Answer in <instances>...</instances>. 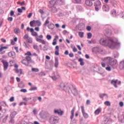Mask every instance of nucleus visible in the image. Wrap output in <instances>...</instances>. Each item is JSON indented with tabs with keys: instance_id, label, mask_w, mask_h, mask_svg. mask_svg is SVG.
Listing matches in <instances>:
<instances>
[{
	"instance_id": "obj_16",
	"label": "nucleus",
	"mask_w": 124,
	"mask_h": 124,
	"mask_svg": "<svg viewBox=\"0 0 124 124\" xmlns=\"http://www.w3.org/2000/svg\"><path fill=\"white\" fill-rule=\"evenodd\" d=\"M26 62L29 64L31 62V58L30 56H26L25 58Z\"/></svg>"
},
{
	"instance_id": "obj_25",
	"label": "nucleus",
	"mask_w": 124,
	"mask_h": 124,
	"mask_svg": "<svg viewBox=\"0 0 124 124\" xmlns=\"http://www.w3.org/2000/svg\"><path fill=\"white\" fill-rule=\"evenodd\" d=\"M48 28L50 30H53L55 28V25L53 23H50L49 25H48Z\"/></svg>"
},
{
	"instance_id": "obj_61",
	"label": "nucleus",
	"mask_w": 124,
	"mask_h": 124,
	"mask_svg": "<svg viewBox=\"0 0 124 124\" xmlns=\"http://www.w3.org/2000/svg\"><path fill=\"white\" fill-rule=\"evenodd\" d=\"M21 93H27V89H21L20 90Z\"/></svg>"
},
{
	"instance_id": "obj_17",
	"label": "nucleus",
	"mask_w": 124,
	"mask_h": 124,
	"mask_svg": "<svg viewBox=\"0 0 124 124\" xmlns=\"http://www.w3.org/2000/svg\"><path fill=\"white\" fill-rule=\"evenodd\" d=\"M36 40L37 41H38V42H39L40 43H42V44H46V42H45V41H44V40H42L41 39L37 38Z\"/></svg>"
},
{
	"instance_id": "obj_39",
	"label": "nucleus",
	"mask_w": 124,
	"mask_h": 124,
	"mask_svg": "<svg viewBox=\"0 0 124 124\" xmlns=\"http://www.w3.org/2000/svg\"><path fill=\"white\" fill-rule=\"evenodd\" d=\"M82 115L84 118H85V119H87V118H89V115L87 114V113L86 112L82 113Z\"/></svg>"
},
{
	"instance_id": "obj_60",
	"label": "nucleus",
	"mask_w": 124,
	"mask_h": 124,
	"mask_svg": "<svg viewBox=\"0 0 124 124\" xmlns=\"http://www.w3.org/2000/svg\"><path fill=\"white\" fill-rule=\"evenodd\" d=\"M106 69V70H108V71H111V67L109 66L107 67Z\"/></svg>"
},
{
	"instance_id": "obj_2",
	"label": "nucleus",
	"mask_w": 124,
	"mask_h": 124,
	"mask_svg": "<svg viewBox=\"0 0 124 124\" xmlns=\"http://www.w3.org/2000/svg\"><path fill=\"white\" fill-rule=\"evenodd\" d=\"M49 122L51 124H56L59 123V117L58 116H51L49 118Z\"/></svg>"
},
{
	"instance_id": "obj_63",
	"label": "nucleus",
	"mask_w": 124,
	"mask_h": 124,
	"mask_svg": "<svg viewBox=\"0 0 124 124\" xmlns=\"http://www.w3.org/2000/svg\"><path fill=\"white\" fill-rule=\"evenodd\" d=\"M119 105L120 107H123L124 106V102H120L119 103Z\"/></svg>"
},
{
	"instance_id": "obj_31",
	"label": "nucleus",
	"mask_w": 124,
	"mask_h": 124,
	"mask_svg": "<svg viewBox=\"0 0 124 124\" xmlns=\"http://www.w3.org/2000/svg\"><path fill=\"white\" fill-rule=\"evenodd\" d=\"M57 3H59L60 5H62L64 4V1L63 0H59V1H57Z\"/></svg>"
},
{
	"instance_id": "obj_54",
	"label": "nucleus",
	"mask_w": 124,
	"mask_h": 124,
	"mask_svg": "<svg viewBox=\"0 0 124 124\" xmlns=\"http://www.w3.org/2000/svg\"><path fill=\"white\" fill-rule=\"evenodd\" d=\"M2 118H3V115L0 113V124L1 123V120H2Z\"/></svg>"
},
{
	"instance_id": "obj_13",
	"label": "nucleus",
	"mask_w": 124,
	"mask_h": 124,
	"mask_svg": "<svg viewBox=\"0 0 124 124\" xmlns=\"http://www.w3.org/2000/svg\"><path fill=\"white\" fill-rule=\"evenodd\" d=\"M50 9L53 13H56V12H58V9H57V8L55 7V6L51 7Z\"/></svg>"
},
{
	"instance_id": "obj_21",
	"label": "nucleus",
	"mask_w": 124,
	"mask_h": 124,
	"mask_svg": "<svg viewBox=\"0 0 124 124\" xmlns=\"http://www.w3.org/2000/svg\"><path fill=\"white\" fill-rule=\"evenodd\" d=\"M55 67H58V65H59V59L58 58H55Z\"/></svg>"
},
{
	"instance_id": "obj_14",
	"label": "nucleus",
	"mask_w": 124,
	"mask_h": 124,
	"mask_svg": "<svg viewBox=\"0 0 124 124\" xmlns=\"http://www.w3.org/2000/svg\"><path fill=\"white\" fill-rule=\"evenodd\" d=\"M57 39H59V36L58 35L55 36V38L53 39V42H52V45L55 46L57 45Z\"/></svg>"
},
{
	"instance_id": "obj_3",
	"label": "nucleus",
	"mask_w": 124,
	"mask_h": 124,
	"mask_svg": "<svg viewBox=\"0 0 124 124\" xmlns=\"http://www.w3.org/2000/svg\"><path fill=\"white\" fill-rule=\"evenodd\" d=\"M105 60H108L109 64L111 65V66H114V65H115L116 63H117V61L110 57H106L105 58Z\"/></svg>"
},
{
	"instance_id": "obj_55",
	"label": "nucleus",
	"mask_w": 124,
	"mask_h": 124,
	"mask_svg": "<svg viewBox=\"0 0 124 124\" xmlns=\"http://www.w3.org/2000/svg\"><path fill=\"white\" fill-rule=\"evenodd\" d=\"M49 23H50L49 20L48 19H46L44 25V26H46V25H47V24H49Z\"/></svg>"
},
{
	"instance_id": "obj_24",
	"label": "nucleus",
	"mask_w": 124,
	"mask_h": 124,
	"mask_svg": "<svg viewBox=\"0 0 124 124\" xmlns=\"http://www.w3.org/2000/svg\"><path fill=\"white\" fill-rule=\"evenodd\" d=\"M83 60L82 58H79L78 59V62H79L80 63V65L81 66L84 65H85V62L84 61H83Z\"/></svg>"
},
{
	"instance_id": "obj_4",
	"label": "nucleus",
	"mask_w": 124,
	"mask_h": 124,
	"mask_svg": "<svg viewBox=\"0 0 124 124\" xmlns=\"http://www.w3.org/2000/svg\"><path fill=\"white\" fill-rule=\"evenodd\" d=\"M59 87L65 92H69V90H70V87H67L64 83H61L59 85Z\"/></svg>"
},
{
	"instance_id": "obj_59",
	"label": "nucleus",
	"mask_w": 124,
	"mask_h": 124,
	"mask_svg": "<svg viewBox=\"0 0 124 124\" xmlns=\"http://www.w3.org/2000/svg\"><path fill=\"white\" fill-rule=\"evenodd\" d=\"M43 50L44 51H47L48 50V47H47V46H44Z\"/></svg>"
},
{
	"instance_id": "obj_50",
	"label": "nucleus",
	"mask_w": 124,
	"mask_h": 124,
	"mask_svg": "<svg viewBox=\"0 0 124 124\" xmlns=\"http://www.w3.org/2000/svg\"><path fill=\"white\" fill-rule=\"evenodd\" d=\"M108 119H106L104 121H103L102 123V124H107L108 122Z\"/></svg>"
},
{
	"instance_id": "obj_28",
	"label": "nucleus",
	"mask_w": 124,
	"mask_h": 124,
	"mask_svg": "<svg viewBox=\"0 0 124 124\" xmlns=\"http://www.w3.org/2000/svg\"><path fill=\"white\" fill-rule=\"evenodd\" d=\"M94 4L95 6H99L101 4V2H100L99 0H98L94 2Z\"/></svg>"
},
{
	"instance_id": "obj_27",
	"label": "nucleus",
	"mask_w": 124,
	"mask_h": 124,
	"mask_svg": "<svg viewBox=\"0 0 124 124\" xmlns=\"http://www.w3.org/2000/svg\"><path fill=\"white\" fill-rule=\"evenodd\" d=\"M110 14L113 16V17H116V11L115 10H112L110 12Z\"/></svg>"
},
{
	"instance_id": "obj_36",
	"label": "nucleus",
	"mask_w": 124,
	"mask_h": 124,
	"mask_svg": "<svg viewBox=\"0 0 124 124\" xmlns=\"http://www.w3.org/2000/svg\"><path fill=\"white\" fill-rule=\"evenodd\" d=\"M35 23H36L37 26H38L39 27L41 26V22H40V20H35Z\"/></svg>"
},
{
	"instance_id": "obj_7",
	"label": "nucleus",
	"mask_w": 124,
	"mask_h": 124,
	"mask_svg": "<svg viewBox=\"0 0 124 124\" xmlns=\"http://www.w3.org/2000/svg\"><path fill=\"white\" fill-rule=\"evenodd\" d=\"M8 56L10 57V58H13V59H15L16 58V54L15 52L13 51L10 52L8 53Z\"/></svg>"
},
{
	"instance_id": "obj_40",
	"label": "nucleus",
	"mask_w": 124,
	"mask_h": 124,
	"mask_svg": "<svg viewBox=\"0 0 124 124\" xmlns=\"http://www.w3.org/2000/svg\"><path fill=\"white\" fill-rule=\"evenodd\" d=\"M28 43H32V40L30 37L26 40Z\"/></svg>"
},
{
	"instance_id": "obj_5",
	"label": "nucleus",
	"mask_w": 124,
	"mask_h": 124,
	"mask_svg": "<svg viewBox=\"0 0 124 124\" xmlns=\"http://www.w3.org/2000/svg\"><path fill=\"white\" fill-rule=\"evenodd\" d=\"M26 30L27 31H30L31 32V35H33V36H38L37 33L34 31L33 28H30V27H27Z\"/></svg>"
},
{
	"instance_id": "obj_34",
	"label": "nucleus",
	"mask_w": 124,
	"mask_h": 124,
	"mask_svg": "<svg viewBox=\"0 0 124 124\" xmlns=\"http://www.w3.org/2000/svg\"><path fill=\"white\" fill-rule=\"evenodd\" d=\"M74 3H78V4H81L82 2V0H74Z\"/></svg>"
},
{
	"instance_id": "obj_64",
	"label": "nucleus",
	"mask_w": 124,
	"mask_h": 124,
	"mask_svg": "<svg viewBox=\"0 0 124 124\" xmlns=\"http://www.w3.org/2000/svg\"><path fill=\"white\" fill-rule=\"evenodd\" d=\"M14 15V11H11L10 12V16H13Z\"/></svg>"
},
{
	"instance_id": "obj_30",
	"label": "nucleus",
	"mask_w": 124,
	"mask_h": 124,
	"mask_svg": "<svg viewBox=\"0 0 124 124\" xmlns=\"http://www.w3.org/2000/svg\"><path fill=\"white\" fill-rule=\"evenodd\" d=\"M22 63H23V64H24L26 66H29V63H28L26 60H23L22 61Z\"/></svg>"
},
{
	"instance_id": "obj_15",
	"label": "nucleus",
	"mask_w": 124,
	"mask_h": 124,
	"mask_svg": "<svg viewBox=\"0 0 124 124\" xmlns=\"http://www.w3.org/2000/svg\"><path fill=\"white\" fill-rule=\"evenodd\" d=\"M103 11H105L106 12L109 11V6L107 5H104L103 6Z\"/></svg>"
},
{
	"instance_id": "obj_43",
	"label": "nucleus",
	"mask_w": 124,
	"mask_h": 124,
	"mask_svg": "<svg viewBox=\"0 0 124 124\" xmlns=\"http://www.w3.org/2000/svg\"><path fill=\"white\" fill-rule=\"evenodd\" d=\"M104 104H105V105H107V106H110L111 105V104L109 101L105 102Z\"/></svg>"
},
{
	"instance_id": "obj_22",
	"label": "nucleus",
	"mask_w": 124,
	"mask_h": 124,
	"mask_svg": "<svg viewBox=\"0 0 124 124\" xmlns=\"http://www.w3.org/2000/svg\"><path fill=\"white\" fill-rule=\"evenodd\" d=\"M33 49H34V50H36L37 52H38V53H40V50H39V48H38V46H37V45H34L33 46Z\"/></svg>"
},
{
	"instance_id": "obj_46",
	"label": "nucleus",
	"mask_w": 124,
	"mask_h": 124,
	"mask_svg": "<svg viewBox=\"0 0 124 124\" xmlns=\"http://www.w3.org/2000/svg\"><path fill=\"white\" fill-rule=\"evenodd\" d=\"M81 112H82V114L85 113V108H84V106H81Z\"/></svg>"
},
{
	"instance_id": "obj_45",
	"label": "nucleus",
	"mask_w": 124,
	"mask_h": 124,
	"mask_svg": "<svg viewBox=\"0 0 124 124\" xmlns=\"http://www.w3.org/2000/svg\"><path fill=\"white\" fill-rule=\"evenodd\" d=\"M46 39H47V40H51L52 39V36H51V35H47Z\"/></svg>"
},
{
	"instance_id": "obj_56",
	"label": "nucleus",
	"mask_w": 124,
	"mask_h": 124,
	"mask_svg": "<svg viewBox=\"0 0 124 124\" xmlns=\"http://www.w3.org/2000/svg\"><path fill=\"white\" fill-rule=\"evenodd\" d=\"M17 12H19V13H23V11L21 8H18Z\"/></svg>"
},
{
	"instance_id": "obj_57",
	"label": "nucleus",
	"mask_w": 124,
	"mask_h": 124,
	"mask_svg": "<svg viewBox=\"0 0 124 124\" xmlns=\"http://www.w3.org/2000/svg\"><path fill=\"white\" fill-rule=\"evenodd\" d=\"M86 30H87L88 31H90L92 30V27H91V26H88L86 28Z\"/></svg>"
},
{
	"instance_id": "obj_35",
	"label": "nucleus",
	"mask_w": 124,
	"mask_h": 124,
	"mask_svg": "<svg viewBox=\"0 0 124 124\" xmlns=\"http://www.w3.org/2000/svg\"><path fill=\"white\" fill-rule=\"evenodd\" d=\"M78 35L81 38H83V37H84V32H78Z\"/></svg>"
},
{
	"instance_id": "obj_62",
	"label": "nucleus",
	"mask_w": 124,
	"mask_h": 124,
	"mask_svg": "<svg viewBox=\"0 0 124 124\" xmlns=\"http://www.w3.org/2000/svg\"><path fill=\"white\" fill-rule=\"evenodd\" d=\"M32 16V13H30L28 15L27 17L28 18H31Z\"/></svg>"
},
{
	"instance_id": "obj_9",
	"label": "nucleus",
	"mask_w": 124,
	"mask_h": 124,
	"mask_svg": "<svg viewBox=\"0 0 124 124\" xmlns=\"http://www.w3.org/2000/svg\"><path fill=\"white\" fill-rule=\"evenodd\" d=\"M85 4L87 6H92V5H93V2L92 1V0H86Z\"/></svg>"
},
{
	"instance_id": "obj_58",
	"label": "nucleus",
	"mask_w": 124,
	"mask_h": 124,
	"mask_svg": "<svg viewBox=\"0 0 124 124\" xmlns=\"http://www.w3.org/2000/svg\"><path fill=\"white\" fill-rule=\"evenodd\" d=\"M10 102H13L14 101V97L12 96L10 98Z\"/></svg>"
},
{
	"instance_id": "obj_8",
	"label": "nucleus",
	"mask_w": 124,
	"mask_h": 124,
	"mask_svg": "<svg viewBox=\"0 0 124 124\" xmlns=\"http://www.w3.org/2000/svg\"><path fill=\"white\" fill-rule=\"evenodd\" d=\"M54 113L55 114H58V115H59V116H62V114H63V111L61 109H55Z\"/></svg>"
},
{
	"instance_id": "obj_32",
	"label": "nucleus",
	"mask_w": 124,
	"mask_h": 124,
	"mask_svg": "<svg viewBox=\"0 0 124 124\" xmlns=\"http://www.w3.org/2000/svg\"><path fill=\"white\" fill-rule=\"evenodd\" d=\"M100 112H101V110L100 109V108H98L94 111V114L95 115H98V114H99Z\"/></svg>"
},
{
	"instance_id": "obj_20",
	"label": "nucleus",
	"mask_w": 124,
	"mask_h": 124,
	"mask_svg": "<svg viewBox=\"0 0 124 124\" xmlns=\"http://www.w3.org/2000/svg\"><path fill=\"white\" fill-rule=\"evenodd\" d=\"M49 3L51 5H53V6H55V5H56V4L57 3V1H56L55 0H51L49 1Z\"/></svg>"
},
{
	"instance_id": "obj_26",
	"label": "nucleus",
	"mask_w": 124,
	"mask_h": 124,
	"mask_svg": "<svg viewBox=\"0 0 124 124\" xmlns=\"http://www.w3.org/2000/svg\"><path fill=\"white\" fill-rule=\"evenodd\" d=\"M17 111H14L13 112L11 113L10 116L11 118H14L17 115Z\"/></svg>"
},
{
	"instance_id": "obj_47",
	"label": "nucleus",
	"mask_w": 124,
	"mask_h": 124,
	"mask_svg": "<svg viewBox=\"0 0 124 124\" xmlns=\"http://www.w3.org/2000/svg\"><path fill=\"white\" fill-rule=\"evenodd\" d=\"M120 16L121 17V18L124 17V12H122L120 13Z\"/></svg>"
},
{
	"instance_id": "obj_11",
	"label": "nucleus",
	"mask_w": 124,
	"mask_h": 124,
	"mask_svg": "<svg viewBox=\"0 0 124 124\" xmlns=\"http://www.w3.org/2000/svg\"><path fill=\"white\" fill-rule=\"evenodd\" d=\"M75 107L73 108L71 111V115L70 116L71 120H73V118H74V112H75Z\"/></svg>"
},
{
	"instance_id": "obj_41",
	"label": "nucleus",
	"mask_w": 124,
	"mask_h": 124,
	"mask_svg": "<svg viewBox=\"0 0 124 124\" xmlns=\"http://www.w3.org/2000/svg\"><path fill=\"white\" fill-rule=\"evenodd\" d=\"M13 118L14 117H11V119L9 121L10 124H14V123H15V121H14Z\"/></svg>"
},
{
	"instance_id": "obj_49",
	"label": "nucleus",
	"mask_w": 124,
	"mask_h": 124,
	"mask_svg": "<svg viewBox=\"0 0 124 124\" xmlns=\"http://www.w3.org/2000/svg\"><path fill=\"white\" fill-rule=\"evenodd\" d=\"M30 37H29V35H28V34H25L24 37L23 38L24 39H25L26 40H27Z\"/></svg>"
},
{
	"instance_id": "obj_23",
	"label": "nucleus",
	"mask_w": 124,
	"mask_h": 124,
	"mask_svg": "<svg viewBox=\"0 0 124 124\" xmlns=\"http://www.w3.org/2000/svg\"><path fill=\"white\" fill-rule=\"evenodd\" d=\"M19 88H21V89L25 87V83L24 82L21 81L20 83H18Z\"/></svg>"
},
{
	"instance_id": "obj_42",
	"label": "nucleus",
	"mask_w": 124,
	"mask_h": 124,
	"mask_svg": "<svg viewBox=\"0 0 124 124\" xmlns=\"http://www.w3.org/2000/svg\"><path fill=\"white\" fill-rule=\"evenodd\" d=\"M35 23V20H33L32 21H31L30 23V25L31 27H33V24Z\"/></svg>"
},
{
	"instance_id": "obj_18",
	"label": "nucleus",
	"mask_w": 124,
	"mask_h": 124,
	"mask_svg": "<svg viewBox=\"0 0 124 124\" xmlns=\"http://www.w3.org/2000/svg\"><path fill=\"white\" fill-rule=\"evenodd\" d=\"M69 91H71L73 94H74V95H77V94H78V92H77V90H76V89L74 88L73 89V90H71V89L69 90Z\"/></svg>"
},
{
	"instance_id": "obj_52",
	"label": "nucleus",
	"mask_w": 124,
	"mask_h": 124,
	"mask_svg": "<svg viewBox=\"0 0 124 124\" xmlns=\"http://www.w3.org/2000/svg\"><path fill=\"white\" fill-rule=\"evenodd\" d=\"M13 20V17H9L8 18V21H9V22H12Z\"/></svg>"
},
{
	"instance_id": "obj_48",
	"label": "nucleus",
	"mask_w": 124,
	"mask_h": 124,
	"mask_svg": "<svg viewBox=\"0 0 124 124\" xmlns=\"http://www.w3.org/2000/svg\"><path fill=\"white\" fill-rule=\"evenodd\" d=\"M46 74L43 72H41L39 74V76H45Z\"/></svg>"
},
{
	"instance_id": "obj_53",
	"label": "nucleus",
	"mask_w": 124,
	"mask_h": 124,
	"mask_svg": "<svg viewBox=\"0 0 124 124\" xmlns=\"http://www.w3.org/2000/svg\"><path fill=\"white\" fill-rule=\"evenodd\" d=\"M60 50H56L55 51V55H56V56H59L60 55V53H59V51Z\"/></svg>"
},
{
	"instance_id": "obj_12",
	"label": "nucleus",
	"mask_w": 124,
	"mask_h": 124,
	"mask_svg": "<svg viewBox=\"0 0 124 124\" xmlns=\"http://www.w3.org/2000/svg\"><path fill=\"white\" fill-rule=\"evenodd\" d=\"M8 47H7V46H3V47H1L0 48V55H3V54H4V53H5V51H3V50H4V49H7Z\"/></svg>"
},
{
	"instance_id": "obj_1",
	"label": "nucleus",
	"mask_w": 124,
	"mask_h": 124,
	"mask_svg": "<svg viewBox=\"0 0 124 124\" xmlns=\"http://www.w3.org/2000/svg\"><path fill=\"white\" fill-rule=\"evenodd\" d=\"M99 42L101 45L108 46L110 49H115L120 45V43L115 42L112 38H109L108 40L102 38L100 40Z\"/></svg>"
},
{
	"instance_id": "obj_37",
	"label": "nucleus",
	"mask_w": 124,
	"mask_h": 124,
	"mask_svg": "<svg viewBox=\"0 0 124 124\" xmlns=\"http://www.w3.org/2000/svg\"><path fill=\"white\" fill-rule=\"evenodd\" d=\"M92 36H93V34H92V33H87V38H88V39L92 38Z\"/></svg>"
},
{
	"instance_id": "obj_38",
	"label": "nucleus",
	"mask_w": 124,
	"mask_h": 124,
	"mask_svg": "<svg viewBox=\"0 0 124 124\" xmlns=\"http://www.w3.org/2000/svg\"><path fill=\"white\" fill-rule=\"evenodd\" d=\"M31 71L33 72H38L39 71V69H38V68H32L31 69Z\"/></svg>"
},
{
	"instance_id": "obj_44",
	"label": "nucleus",
	"mask_w": 124,
	"mask_h": 124,
	"mask_svg": "<svg viewBox=\"0 0 124 124\" xmlns=\"http://www.w3.org/2000/svg\"><path fill=\"white\" fill-rule=\"evenodd\" d=\"M37 90V87H31L30 89V91H36Z\"/></svg>"
},
{
	"instance_id": "obj_6",
	"label": "nucleus",
	"mask_w": 124,
	"mask_h": 124,
	"mask_svg": "<svg viewBox=\"0 0 124 124\" xmlns=\"http://www.w3.org/2000/svg\"><path fill=\"white\" fill-rule=\"evenodd\" d=\"M2 62L3 64L4 70L5 71L8 68V62L5 61L4 60H2Z\"/></svg>"
},
{
	"instance_id": "obj_51",
	"label": "nucleus",
	"mask_w": 124,
	"mask_h": 124,
	"mask_svg": "<svg viewBox=\"0 0 124 124\" xmlns=\"http://www.w3.org/2000/svg\"><path fill=\"white\" fill-rule=\"evenodd\" d=\"M26 56H31V53L30 51H28L26 53H25Z\"/></svg>"
},
{
	"instance_id": "obj_10",
	"label": "nucleus",
	"mask_w": 124,
	"mask_h": 124,
	"mask_svg": "<svg viewBox=\"0 0 124 124\" xmlns=\"http://www.w3.org/2000/svg\"><path fill=\"white\" fill-rule=\"evenodd\" d=\"M117 83H118V79H116V80L112 79L111 81V84L112 85H113V86H114V87H115V88H118V86L117 85Z\"/></svg>"
},
{
	"instance_id": "obj_33",
	"label": "nucleus",
	"mask_w": 124,
	"mask_h": 124,
	"mask_svg": "<svg viewBox=\"0 0 124 124\" xmlns=\"http://www.w3.org/2000/svg\"><path fill=\"white\" fill-rule=\"evenodd\" d=\"M112 4L114 7H118V2H117V1L113 0Z\"/></svg>"
},
{
	"instance_id": "obj_19",
	"label": "nucleus",
	"mask_w": 124,
	"mask_h": 124,
	"mask_svg": "<svg viewBox=\"0 0 124 124\" xmlns=\"http://www.w3.org/2000/svg\"><path fill=\"white\" fill-rule=\"evenodd\" d=\"M119 68L120 69H124V61H122L120 62L119 64Z\"/></svg>"
},
{
	"instance_id": "obj_29",
	"label": "nucleus",
	"mask_w": 124,
	"mask_h": 124,
	"mask_svg": "<svg viewBox=\"0 0 124 124\" xmlns=\"http://www.w3.org/2000/svg\"><path fill=\"white\" fill-rule=\"evenodd\" d=\"M14 32L16 34H18V33H20V29L18 28H16L14 29Z\"/></svg>"
}]
</instances>
